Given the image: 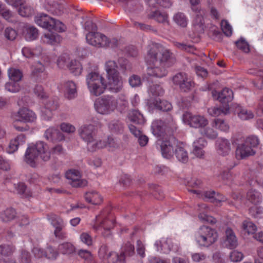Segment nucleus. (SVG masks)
<instances>
[{"label": "nucleus", "instance_id": "obj_5", "mask_svg": "<svg viewBox=\"0 0 263 263\" xmlns=\"http://www.w3.org/2000/svg\"><path fill=\"white\" fill-rule=\"evenodd\" d=\"M259 142V139L255 136L246 138L242 143L239 144L237 146L235 152L236 158L241 160L254 156L256 153L254 148L258 145Z\"/></svg>", "mask_w": 263, "mask_h": 263}, {"label": "nucleus", "instance_id": "obj_50", "mask_svg": "<svg viewBox=\"0 0 263 263\" xmlns=\"http://www.w3.org/2000/svg\"><path fill=\"white\" fill-rule=\"evenodd\" d=\"M8 76L12 81L18 82L21 80L23 77V73L20 70L11 68L8 70Z\"/></svg>", "mask_w": 263, "mask_h": 263}, {"label": "nucleus", "instance_id": "obj_9", "mask_svg": "<svg viewBox=\"0 0 263 263\" xmlns=\"http://www.w3.org/2000/svg\"><path fill=\"white\" fill-rule=\"evenodd\" d=\"M99 257L102 259L101 263H118L124 260V254L108 251V247L102 245L98 251Z\"/></svg>", "mask_w": 263, "mask_h": 263}, {"label": "nucleus", "instance_id": "obj_54", "mask_svg": "<svg viewBox=\"0 0 263 263\" xmlns=\"http://www.w3.org/2000/svg\"><path fill=\"white\" fill-rule=\"evenodd\" d=\"M173 44L179 49L184 50L188 52L194 53V51L196 50L194 46L190 44H186L184 43L174 42Z\"/></svg>", "mask_w": 263, "mask_h": 263}, {"label": "nucleus", "instance_id": "obj_6", "mask_svg": "<svg viewBox=\"0 0 263 263\" xmlns=\"http://www.w3.org/2000/svg\"><path fill=\"white\" fill-rule=\"evenodd\" d=\"M118 100L113 96L106 95L98 98L95 102L96 110L101 115H108L118 106Z\"/></svg>", "mask_w": 263, "mask_h": 263}, {"label": "nucleus", "instance_id": "obj_28", "mask_svg": "<svg viewBox=\"0 0 263 263\" xmlns=\"http://www.w3.org/2000/svg\"><path fill=\"white\" fill-rule=\"evenodd\" d=\"M64 94L66 98L71 99L75 98L77 95L76 84L72 81H68L64 84Z\"/></svg>", "mask_w": 263, "mask_h": 263}, {"label": "nucleus", "instance_id": "obj_49", "mask_svg": "<svg viewBox=\"0 0 263 263\" xmlns=\"http://www.w3.org/2000/svg\"><path fill=\"white\" fill-rule=\"evenodd\" d=\"M173 20L178 25L181 27H185L187 26V18L184 14L182 12L176 13L173 17Z\"/></svg>", "mask_w": 263, "mask_h": 263}, {"label": "nucleus", "instance_id": "obj_2", "mask_svg": "<svg viewBox=\"0 0 263 263\" xmlns=\"http://www.w3.org/2000/svg\"><path fill=\"white\" fill-rule=\"evenodd\" d=\"M39 156L44 161H47L50 159L48 146L42 141H39L35 145L27 148L25 155V161L31 166L34 167Z\"/></svg>", "mask_w": 263, "mask_h": 263}, {"label": "nucleus", "instance_id": "obj_60", "mask_svg": "<svg viewBox=\"0 0 263 263\" xmlns=\"http://www.w3.org/2000/svg\"><path fill=\"white\" fill-rule=\"evenodd\" d=\"M38 36L37 29L34 27H30L27 29L26 37L27 40L32 41L36 39Z\"/></svg>", "mask_w": 263, "mask_h": 263}, {"label": "nucleus", "instance_id": "obj_4", "mask_svg": "<svg viewBox=\"0 0 263 263\" xmlns=\"http://www.w3.org/2000/svg\"><path fill=\"white\" fill-rule=\"evenodd\" d=\"M88 72L86 80L90 93L96 97L100 96L108 88V81L106 83L103 77L96 71L89 70Z\"/></svg>", "mask_w": 263, "mask_h": 263}, {"label": "nucleus", "instance_id": "obj_19", "mask_svg": "<svg viewBox=\"0 0 263 263\" xmlns=\"http://www.w3.org/2000/svg\"><path fill=\"white\" fill-rule=\"evenodd\" d=\"M147 18L153 19L159 23L169 25L168 14L158 10H152L147 14Z\"/></svg>", "mask_w": 263, "mask_h": 263}, {"label": "nucleus", "instance_id": "obj_56", "mask_svg": "<svg viewBox=\"0 0 263 263\" xmlns=\"http://www.w3.org/2000/svg\"><path fill=\"white\" fill-rule=\"evenodd\" d=\"M235 44L239 49L245 53H249L250 51L249 44L245 40L242 38L236 41Z\"/></svg>", "mask_w": 263, "mask_h": 263}, {"label": "nucleus", "instance_id": "obj_29", "mask_svg": "<svg viewBox=\"0 0 263 263\" xmlns=\"http://www.w3.org/2000/svg\"><path fill=\"white\" fill-rule=\"evenodd\" d=\"M229 105H221L220 107H211L209 108L208 112L213 117H218L221 115H227L229 112Z\"/></svg>", "mask_w": 263, "mask_h": 263}, {"label": "nucleus", "instance_id": "obj_37", "mask_svg": "<svg viewBox=\"0 0 263 263\" xmlns=\"http://www.w3.org/2000/svg\"><path fill=\"white\" fill-rule=\"evenodd\" d=\"M206 144L205 140L203 138H199L193 143V153L198 157H201L204 155L203 148Z\"/></svg>", "mask_w": 263, "mask_h": 263}, {"label": "nucleus", "instance_id": "obj_43", "mask_svg": "<svg viewBox=\"0 0 263 263\" xmlns=\"http://www.w3.org/2000/svg\"><path fill=\"white\" fill-rule=\"evenodd\" d=\"M58 250L63 254H71L75 252V248L70 242H65L58 246Z\"/></svg>", "mask_w": 263, "mask_h": 263}, {"label": "nucleus", "instance_id": "obj_62", "mask_svg": "<svg viewBox=\"0 0 263 263\" xmlns=\"http://www.w3.org/2000/svg\"><path fill=\"white\" fill-rule=\"evenodd\" d=\"M149 92L154 96H159L162 95L164 91L160 85H153L150 86Z\"/></svg>", "mask_w": 263, "mask_h": 263}, {"label": "nucleus", "instance_id": "obj_41", "mask_svg": "<svg viewBox=\"0 0 263 263\" xmlns=\"http://www.w3.org/2000/svg\"><path fill=\"white\" fill-rule=\"evenodd\" d=\"M191 192L196 194L199 198H200L204 200H210L211 202H214V198L216 195V192L214 191H209L201 192L199 190H191Z\"/></svg>", "mask_w": 263, "mask_h": 263}, {"label": "nucleus", "instance_id": "obj_63", "mask_svg": "<svg viewBox=\"0 0 263 263\" xmlns=\"http://www.w3.org/2000/svg\"><path fill=\"white\" fill-rule=\"evenodd\" d=\"M221 28L223 32L226 36H230L232 35V27L228 21L226 20H222L221 22Z\"/></svg>", "mask_w": 263, "mask_h": 263}, {"label": "nucleus", "instance_id": "obj_35", "mask_svg": "<svg viewBox=\"0 0 263 263\" xmlns=\"http://www.w3.org/2000/svg\"><path fill=\"white\" fill-rule=\"evenodd\" d=\"M84 197L87 202L92 204H99L102 201L101 196L98 192L95 191L86 193Z\"/></svg>", "mask_w": 263, "mask_h": 263}, {"label": "nucleus", "instance_id": "obj_27", "mask_svg": "<svg viewBox=\"0 0 263 263\" xmlns=\"http://www.w3.org/2000/svg\"><path fill=\"white\" fill-rule=\"evenodd\" d=\"M26 141V137L24 134H20L13 139H12L9 143L7 151L9 153H13L17 150L19 145H23Z\"/></svg>", "mask_w": 263, "mask_h": 263}, {"label": "nucleus", "instance_id": "obj_22", "mask_svg": "<svg viewBox=\"0 0 263 263\" xmlns=\"http://www.w3.org/2000/svg\"><path fill=\"white\" fill-rule=\"evenodd\" d=\"M35 21L39 26L49 30L52 26L51 24L54 23V18L47 14H41L35 17Z\"/></svg>", "mask_w": 263, "mask_h": 263}, {"label": "nucleus", "instance_id": "obj_44", "mask_svg": "<svg viewBox=\"0 0 263 263\" xmlns=\"http://www.w3.org/2000/svg\"><path fill=\"white\" fill-rule=\"evenodd\" d=\"M177 159L182 163L188 161L189 157L186 151L182 147L178 146L175 149L174 153Z\"/></svg>", "mask_w": 263, "mask_h": 263}, {"label": "nucleus", "instance_id": "obj_51", "mask_svg": "<svg viewBox=\"0 0 263 263\" xmlns=\"http://www.w3.org/2000/svg\"><path fill=\"white\" fill-rule=\"evenodd\" d=\"M242 228L248 234L254 235L257 230L256 226L252 221L249 220L243 221Z\"/></svg>", "mask_w": 263, "mask_h": 263}, {"label": "nucleus", "instance_id": "obj_21", "mask_svg": "<svg viewBox=\"0 0 263 263\" xmlns=\"http://www.w3.org/2000/svg\"><path fill=\"white\" fill-rule=\"evenodd\" d=\"M45 137L48 140L51 141H61L64 140L65 137L58 129L54 128H49L45 133Z\"/></svg>", "mask_w": 263, "mask_h": 263}, {"label": "nucleus", "instance_id": "obj_58", "mask_svg": "<svg viewBox=\"0 0 263 263\" xmlns=\"http://www.w3.org/2000/svg\"><path fill=\"white\" fill-rule=\"evenodd\" d=\"M78 254L81 258L86 260L88 263H95L90 251L86 250H80Z\"/></svg>", "mask_w": 263, "mask_h": 263}, {"label": "nucleus", "instance_id": "obj_30", "mask_svg": "<svg viewBox=\"0 0 263 263\" xmlns=\"http://www.w3.org/2000/svg\"><path fill=\"white\" fill-rule=\"evenodd\" d=\"M70 72L74 76H79L81 74L83 67L81 63L76 60H71L66 64Z\"/></svg>", "mask_w": 263, "mask_h": 263}, {"label": "nucleus", "instance_id": "obj_23", "mask_svg": "<svg viewBox=\"0 0 263 263\" xmlns=\"http://www.w3.org/2000/svg\"><path fill=\"white\" fill-rule=\"evenodd\" d=\"M163 122L165 123L164 128L165 131L166 137L174 138L172 136L177 130V126L173 117L171 116H169L168 118L163 121Z\"/></svg>", "mask_w": 263, "mask_h": 263}, {"label": "nucleus", "instance_id": "obj_7", "mask_svg": "<svg viewBox=\"0 0 263 263\" xmlns=\"http://www.w3.org/2000/svg\"><path fill=\"white\" fill-rule=\"evenodd\" d=\"M113 227L114 220L109 217L108 211L103 210L96 216L93 228L97 231H101L104 237L110 235V230Z\"/></svg>", "mask_w": 263, "mask_h": 263}, {"label": "nucleus", "instance_id": "obj_34", "mask_svg": "<svg viewBox=\"0 0 263 263\" xmlns=\"http://www.w3.org/2000/svg\"><path fill=\"white\" fill-rule=\"evenodd\" d=\"M153 104L155 108L163 111H168L172 109V105L169 102L160 98L154 100Z\"/></svg>", "mask_w": 263, "mask_h": 263}, {"label": "nucleus", "instance_id": "obj_8", "mask_svg": "<svg viewBox=\"0 0 263 263\" xmlns=\"http://www.w3.org/2000/svg\"><path fill=\"white\" fill-rule=\"evenodd\" d=\"M218 235L215 229L209 227H201L196 236L197 243L202 247H209L217 239Z\"/></svg>", "mask_w": 263, "mask_h": 263}, {"label": "nucleus", "instance_id": "obj_12", "mask_svg": "<svg viewBox=\"0 0 263 263\" xmlns=\"http://www.w3.org/2000/svg\"><path fill=\"white\" fill-rule=\"evenodd\" d=\"M173 82L175 85L179 87L181 91L184 92L191 90L195 85L192 79L184 72H179L175 74L173 77Z\"/></svg>", "mask_w": 263, "mask_h": 263}, {"label": "nucleus", "instance_id": "obj_53", "mask_svg": "<svg viewBox=\"0 0 263 263\" xmlns=\"http://www.w3.org/2000/svg\"><path fill=\"white\" fill-rule=\"evenodd\" d=\"M133 26L136 28L137 29H139L144 31H151L155 33L157 32V30L156 29H154L152 26L148 24L134 21H133Z\"/></svg>", "mask_w": 263, "mask_h": 263}, {"label": "nucleus", "instance_id": "obj_13", "mask_svg": "<svg viewBox=\"0 0 263 263\" xmlns=\"http://www.w3.org/2000/svg\"><path fill=\"white\" fill-rule=\"evenodd\" d=\"M87 43L98 47H104L107 44V37L99 32L90 31L86 35Z\"/></svg>", "mask_w": 263, "mask_h": 263}, {"label": "nucleus", "instance_id": "obj_46", "mask_svg": "<svg viewBox=\"0 0 263 263\" xmlns=\"http://www.w3.org/2000/svg\"><path fill=\"white\" fill-rule=\"evenodd\" d=\"M18 13L23 17H29L34 13L33 9L25 2L23 4L20 5Z\"/></svg>", "mask_w": 263, "mask_h": 263}, {"label": "nucleus", "instance_id": "obj_42", "mask_svg": "<svg viewBox=\"0 0 263 263\" xmlns=\"http://www.w3.org/2000/svg\"><path fill=\"white\" fill-rule=\"evenodd\" d=\"M129 118L133 123L137 124H143L145 122L144 118L138 110H133L129 114Z\"/></svg>", "mask_w": 263, "mask_h": 263}, {"label": "nucleus", "instance_id": "obj_64", "mask_svg": "<svg viewBox=\"0 0 263 263\" xmlns=\"http://www.w3.org/2000/svg\"><path fill=\"white\" fill-rule=\"evenodd\" d=\"M17 82H12L7 83L5 85V88L8 91L11 92H16L20 90V86L17 83Z\"/></svg>", "mask_w": 263, "mask_h": 263}, {"label": "nucleus", "instance_id": "obj_32", "mask_svg": "<svg viewBox=\"0 0 263 263\" xmlns=\"http://www.w3.org/2000/svg\"><path fill=\"white\" fill-rule=\"evenodd\" d=\"M247 199L255 205H257L262 201L261 194L255 190H250L247 193Z\"/></svg>", "mask_w": 263, "mask_h": 263}, {"label": "nucleus", "instance_id": "obj_38", "mask_svg": "<svg viewBox=\"0 0 263 263\" xmlns=\"http://www.w3.org/2000/svg\"><path fill=\"white\" fill-rule=\"evenodd\" d=\"M212 125L216 129L223 132H228L230 129L229 124L223 119L220 118L214 119L212 122Z\"/></svg>", "mask_w": 263, "mask_h": 263}, {"label": "nucleus", "instance_id": "obj_48", "mask_svg": "<svg viewBox=\"0 0 263 263\" xmlns=\"http://www.w3.org/2000/svg\"><path fill=\"white\" fill-rule=\"evenodd\" d=\"M42 48L38 47L35 49H31L28 47H24L22 49V53L26 58H30L41 54Z\"/></svg>", "mask_w": 263, "mask_h": 263}, {"label": "nucleus", "instance_id": "obj_15", "mask_svg": "<svg viewBox=\"0 0 263 263\" xmlns=\"http://www.w3.org/2000/svg\"><path fill=\"white\" fill-rule=\"evenodd\" d=\"M212 95L214 99L218 100L221 105H229V103L233 99V92L231 89L228 88H223L221 91L216 90L212 91Z\"/></svg>", "mask_w": 263, "mask_h": 263}, {"label": "nucleus", "instance_id": "obj_57", "mask_svg": "<svg viewBox=\"0 0 263 263\" xmlns=\"http://www.w3.org/2000/svg\"><path fill=\"white\" fill-rule=\"evenodd\" d=\"M4 34L7 40L14 41L17 36V32L15 29L7 27L5 29Z\"/></svg>", "mask_w": 263, "mask_h": 263}, {"label": "nucleus", "instance_id": "obj_10", "mask_svg": "<svg viewBox=\"0 0 263 263\" xmlns=\"http://www.w3.org/2000/svg\"><path fill=\"white\" fill-rule=\"evenodd\" d=\"M183 121L190 127L202 129L209 123L208 119L203 116L193 115L190 112H186L183 115Z\"/></svg>", "mask_w": 263, "mask_h": 263}, {"label": "nucleus", "instance_id": "obj_40", "mask_svg": "<svg viewBox=\"0 0 263 263\" xmlns=\"http://www.w3.org/2000/svg\"><path fill=\"white\" fill-rule=\"evenodd\" d=\"M235 111L238 116L243 120H247L253 119L254 114L252 111L248 110L246 108L242 107L240 106H238L235 109Z\"/></svg>", "mask_w": 263, "mask_h": 263}, {"label": "nucleus", "instance_id": "obj_24", "mask_svg": "<svg viewBox=\"0 0 263 263\" xmlns=\"http://www.w3.org/2000/svg\"><path fill=\"white\" fill-rule=\"evenodd\" d=\"M226 239L225 245L226 247L230 249H233L238 246V240L233 230L228 228L226 231Z\"/></svg>", "mask_w": 263, "mask_h": 263}, {"label": "nucleus", "instance_id": "obj_59", "mask_svg": "<svg viewBox=\"0 0 263 263\" xmlns=\"http://www.w3.org/2000/svg\"><path fill=\"white\" fill-rule=\"evenodd\" d=\"M59 255L58 252L52 246L47 247L45 250V257L49 259H55Z\"/></svg>", "mask_w": 263, "mask_h": 263}, {"label": "nucleus", "instance_id": "obj_3", "mask_svg": "<svg viewBox=\"0 0 263 263\" xmlns=\"http://www.w3.org/2000/svg\"><path fill=\"white\" fill-rule=\"evenodd\" d=\"M108 81V89L112 92H118L123 87V81L117 70L118 65L114 60H108L105 64Z\"/></svg>", "mask_w": 263, "mask_h": 263}, {"label": "nucleus", "instance_id": "obj_1", "mask_svg": "<svg viewBox=\"0 0 263 263\" xmlns=\"http://www.w3.org/2000/svg\"><path fill=\"white\" fill-rule=\"evenodd\" d=\"M146 61L149 64L159 62L163 66L171 67L176 63V59L171 50L160 44L153 43L148 47Z\"/></svg>", "mask_w": 263, "mask_h": 263}, {"label": "nucleus", "instance_id": "obj_20", "mask_svg": "<svg viewBox=\"0 0 263 263\" xmlns=\"http://www.w3.org/2000/svg\"><path fill=\"white\" fill-rule=\"evenodd\" d=\"M165 123L161 120H157L153 122L152 125V133L156 137L163 139L166 138L164 126Z\"/></svg>", "mask_w": 263, "mask_h": 263}, {"label": "nucleus", "instance_id": "obj_17", "mask_svg": "<svg viewBox=\"0 0 263 263\" xmlns=\"http://www.w3.org/2000/svg\"><path fill=\"white\" fill-rule=\"evenodd\" d=\"M36 119L35 114L27 108H21L15 115V121L24 123L32 122Z\"/></svg>", "mask_w": 263, "mask_h": 263}, {"label": "nucleus", "instance_id": "obj_55", "mask_svg": "<svg viewBox=\"0 0 263 263\" xmlns=\"http://www.w3.org/2000/svg\"><path fill=\"white\" fill-rule=\"evenodd\" d=\"M15 250L14 247L10 245H0V254L4 256H8L12 254Z\"/></svg>", "mask_w": 263, "mask_h": 263}, {"label": "nucleus", "instance_id": "obj_16", "mask_svg": "<svg viewBox=\"0 0 263 263\" xmlns=\"http://www.w3.org/2000/svg\"><path fill=\"white\" fill-rule=\"evenodd\" d=\"M174 138H165L161 140L159 139V143H158L160 145L161 148V151L162 156L167 159L172 158L174 153V144L173 143L171 140Z\"/></svg>", "mask_w": 263, "mask_h": 263}, {"label": "nucleus", "instance_id": "obj_39", "mask_svg": "<svg viewBox=\"0 0 263 263\" xmlns=\"http://www.w3.org/2000/svg\"><path fill=\"white\" fill-rule=\"evenodd\" d=\"M108 143L105 141H95L93 143L88 146V149L89 151H95L98 148H102L106 147L107 145L112 146L114 144V140L112 138L108 139Z\"/></svg>", "mask_w": 263, "mask_h": 263}, {"label": "nucleus", "instance_id": "obj_61", "mask_svg": "<svg viewBox=\"0 0 263 263\" xmlns=\"http://www.w3.org/2000/svg\"><path fill=\"white\" fill-rule=\"evenodd\" d=\"M52 26L50 28L49 31L55 30L58 32H63L66 30V27L61 22L54 18V23L51 24Z\"/></svg>", "mask_w": 263, "mask_h": 263}, {"label": "nucleus", "instance_id": "obj_31", "mask_svg": "<svg viewBox=\"0 0 263 263\" xmlns=\"http://www.w3.org/2000/svg\"><path fill=\"white\" fill-rule=\"evenodd\" d=\"M43 42L44 43L50 44V45H56L61 41V37L59 34L49 32L47 33H45L42 38Z\"/></svg>", "mask_w": 263, "mask_h": 263}, {"label": "nucleus", "instance_id": "obj_36", "mask_svg": "<svg viewBox=\"0 0 263 263\" xmlns=\"http://www.w3.org/2000/svg\"><path fill=\"white\" fill-rule=\"evenodd\" d=\"M16 212L13 208H9L3 211L0 214V218L3 222H8L14 219Z\"/></svg>", "mask_w": 263, "mask_h": 263}, {"label": "nucleus", "instance_id": "obj_11", "mask_svg": "<svg viewBox=\"0 0 263 263\" xmlns=\"http://www.w3.org/2000/svg\"><path fill=\"white\" fill-rule=\"evenodd\" d=\"M81 139L87 143V147L91 145L97 138V129L92 124L83 125L78 129Z\"/></svg>", "mask_w": 263, "mask_h": 263}, {"label": "nucleus", "instance_id": "obj_47", "mask_svg": "<svg viewBox=\"0 0 263 263\" xmlns=\"http://www.w3.org/2000/svg\"><path fill=\"white\" fill-rule=\"evenodd\" d=\"M49 219L50 220L51 224L54 228V230L65 228L64 220L60 217L53 215L50 216Z\"/></svg>", "mask_w": 263, "mask_h": 263}, {"label": "nucleus", "instance_id": "obj_25", "mask_svg": "<svg viewBox=\"0 0 263 263\" xmlns=\"http://www.w3.org/2000/svg\"><path fill=\"white\" fill-rule=\"evenodd\" d=\"M197 13L196 16L193 21V25L199 32L204 31L205 28L204 20L203 18L204 11L199 10L195 12Z\"/></svg>", "mask_w": 263, "mask_h": 263}, {"label": "nucleus", "instance_id": "obj_26", "mask_svg": "<svg viewBox=\"0 0 263 263\" xmlns=\"http://www.w3.org/2000/svg\"><path fill=\"white\" fill-rule=\"evenodd\" d=\"M163 65L155 66L147 68V74L157 78H162L166 76L167 70Z\"/></svg>", "mask_w": 263, "mask_h": 263}, {"label": "nucleus", "instance_id": "obj_52", "mask_svg": "<svg viewBox=\"0 0 263 263\" xmlns=\"http://www.w3.org/2000/svg\"><path fill=\"white\" fill-rule=\"evenodd\" d=\"M213 128V126L212 127L205 126L201 130V134L208 138L215 139L218 136V133Z\"/></svg>", "mask_w": 263, "mask_h": 263}, {"label": "nucleus", "instance_id": "obj_45", "mask_svg": "<svg viewBox=\"0 0 263 263\" xmlns=\"http://www.w3.org/2000/svg\"><path fill=\"white\" fill-rule=\"evenodd\" d=\"M108 128L114 133L121 134L124 130L123 123L119 120H112L108 124Z\"/></svg>", "mask_w": 263, "mask_h": 263}, {"label": "nucleus", "instance_id": "obj_18", "mask_svg": "<svg viewBox=\"0 0 263 263\" xmlns=\"http://www.w3.org/2000/svg\"><path fill=\"white\" fill-rule=\"evenodd\" d=\"M216 150L218 154L222 156L229 155L231 152V143L225 138H219L216 142Z\"/></svg>", "mask_w": 263, "mask_h": 263}, {"label": "nucleus", "instance_id": "obj_14", "mask_svg": "<svg viewBox=\"0 0 263 263\" xmlns=\"http://www.w3.org/2000/svg\"><path fill=\"white\" fill-rule=\"evenodd\" d=\"M65 176L67 179L70 180V183L73 187H82L87 184L86 180L81 179V174L78 171L70 170L66 173Z\"/></svg>", "mask_w": 263, "mask_h": 263}, {"label": "nucleus", "instance_id": "obj_33", "mask_svg": "<svg viewBox=\"0 0 263 263\" xmlns=\"http://www.w3.org/2000/svg\"><path fill=\"white\" fill-rule=\"evenodd\" d=\"M0 14L7 21L15 23L17 22L15 15L9 9H8L5 5L0 3Z\"/></svg>", "mask_w": 263, "mask_h": 263}]
</instances>
